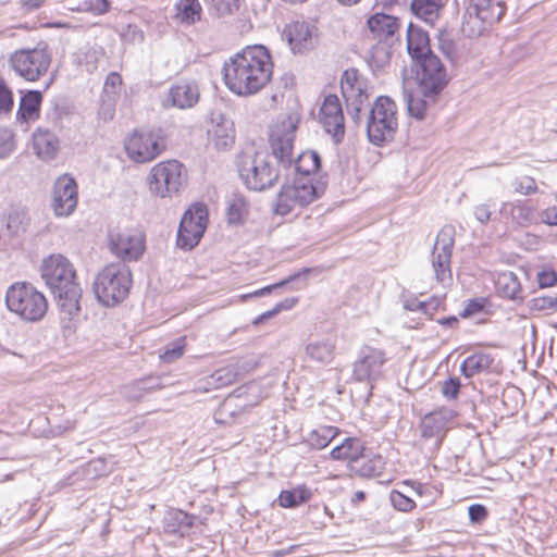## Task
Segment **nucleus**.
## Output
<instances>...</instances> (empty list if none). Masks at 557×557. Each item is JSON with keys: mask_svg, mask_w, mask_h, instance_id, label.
Listing matches in <instances>:
<instances>
[{"mask_svg": "<svg viewBox=\"0 0 557 557\" xmlns=\"http://www.w3.org/2000/svg\"><path fill=\"white\" fill-rule=\"evenodd\" d=\"M341 89L346 100L348 114L355 123H359L363 104L368 100V94L366 92V83L359 76L357 70L349 69L344 72Z\"/></svg>", "mask_w": 557, "mask_h": 557, "instance_id": "nucleus-16", "label": "nucleus"}, {"mask_svg": "<svg viewBox=\"0 0 557 557\" xmlns=\"http://www.w3.org/2000/svg\"><path fill=\"white\" fill-rule=\"evenodd\" d=\"M199 100V88L193 82H180L173 85L168 92L166 103L177 109H190Z\"/></svg>", "mask_w": 557, "mask_h": 557, "instance_id": "nucleus-26", "label": "nucleus"}, {"mask_svg": "<svg viewBox=\"0 0 557 557\" xmlns=\"http://www.w3.org/2000/svg\"><path fill=\"white\" fill-rule=\"evenodd\" d=\"M186 180L187 172L181 162L176 160L160 162L150 171L149 190L160 198L172 197L180 191Z\"/></svg>", "mask_w": 557, "mask_h": 557, "instance_id": "nucleus-9", "label": "nucleus"}, {"mask_svg": "<svg viewBox=\"0 0 557 557\" xmlns=\"http://www.w3.org/2000/svg\"><path fill=\"white\" fill-rule=\"evenodd\" d=\"M322 188L313 185L309 177H299L292 184L283 185L276 196L275 213L286 215L295 210L302 209L314 201Z\"/></svg>", "mask_w": 557, "mask_h": 557, "instance_id": "nucleus-10", "label": "nucleus"}, {"mask_svg": "<svg viewBox=\"0 0 557 557\" xmlns=\"http://www.w3.org/2000/svg\"><path fill=\"white\" fill-rule=\"evenodd\" d=\"M42 95L38 90H29L21 97L17 119L22 122H34L39 117Z\"/></svg>", "mask_w": 557, "mask_h": 557, "instance_id": "nucleus-31", "label": "nucleus"}, {"mask_svg": "<svg viewBox=\"0 0 557 557\" xmlns=\"http://www.w3.org/2000/svg\"><path fill=\"white\" fill-rule=\"evenodd\" d=\"M165 149V141L158 131L135 132L125 141L128 158L137 163L154 160Z\"/></svg>", "mask_w": 557, "mask_h": 557, "instance_id": "nucleus-12", "label": "nucleus"}, {"mask_svg": "<svg viewBox=\"0 0 557 557\" xmlns=\"http://www.w3.org/2000/svg\"><path fill=\"white\" fill-rule=\"evenodd\" d=\"M441 299L437 297H433L426 301H412L411 304L406 305V308L409 310H420L425 314L432 315L441 306Z\"/></svg>", "mask_w": 557, "mask_h": 557, "instance_id": "nucleus-49", "label": "nucleus"}, {"mask_svg": "<svg viewBox=\"0 0 557 557\" xmlns=\"http://www.w3.org/2000/svg\"><path fill=\"white\" fill-rule=\"evenodd\" d=\"M314 30L310 22L293 21L284 26L281 36L294 53H302L313 47Z\"/></svg>", "mask_w": 557, "mask_h": 557, "instance_id": "nucleus-22", "label": "nucleus"}, {"mask_svg": "<svg viewBox=\"0 0 557 557\" xmlns=\"http://www.w3.org/2000/svg\"><path fill=\"white\" fill-rule=\"evenodd\" d=\"M473 213H474L475 219L480 223L485 224L491 219V214H492L491 205L490 203L478 205L474 207Z\"/></svg>", "mask_w": 557, "mask_h": 557, "instance_id": "nucleus-57", "label": "nucleus"}, {"mask_svg": "<svg viewBox=\"0 0 557 557\" xmlns=\"http://www.w3.org/2000/svg\"><path fill=\"white\" fill-rule=\"evenodd\" d=\"M237 165L243 183L255 191L271 188L280 176L271 157L263 152L244 153L239 157Z\"/></svg>", "mask_w": 557, "mask_h": 557, "instance_id": "nucleus-4", "label": "nucleus"}, {"mask_svg": "<svg viewBox=\"0 0 557 557\" xmlns=\"http://www.w3.org/2000/svg\"><path fill=\"white\" fill-rule=\"evenodd\" d=\"M320 166L321 158L315 151H305L295 160V170L302 174V177H308L310 174L315 173Z\"/></svg>", "mask_w": 557, "mask_h": 557, "instance_id": "nucleus-38", "label": "nucleus"}, {"mask_svg": "<svg viewBox=\"0 0 557 557\" xmlns=\"http://www.w3.org/2000/svg\"><path fill=\"white\" fill-rule=\"evenodd\" d=\"M319 120L324 131L338 144L345 135V117L339 99L335 95H329L320 108Z\"/></svg>", "mask_w": 557, "mask_h": 557, "instance_id": "nucleus-20", "label": "nucleus"}, {"mask_svg": "<svg viewBox=\"0 0 557 557\" xmlns=\"http://www.w3.org/2000/svg\"><path fill=\"white\" fill-rule=\"evenodd\" d=\"M8 309L26 321L41 320L47 310L48 301L44 294L28 283H15L5 294Z\"/></svg>", "mask_w": 557, "mask_h": 557, "instance_id": "nucleus-5", "label": "nucleus"}, {"mask_svg": "<svg viewBox=\"0 0 557 557\" xmlns=\"http://www.w3.org/2000/svg\"><path fill=\"white\" fill-rule=\"evenodd\" d=\"M132 286V274L124 262L106 265L96 276L94 292L97 299L107 307L122 302Z\"/></svg>", "mask_w": 557, "mask_h": 557, "instance_id": "nucleus-3", "label": "nucleus"}, {"mask_svg": "<svg viewBox=\"0 0 557 557\" xmlns=\"http://www.w3.org/2000/svg\"><path fill=\"white\" fill-rule=\"evenodd\" d=\"M455 230L453 226H444L437 234L432 251V267L436 280L441 283L451 278L450 259L454 247Z\"/></svg>", "mask_w": 557, "mask_h": 557, "instance_id": "nucleus-17", "label": "nucleus"}, {"mask_svg": "<svg viewBox=\"0 0 557 557\" xmlns=\"http://www.w3.org/2000/svg\"><path fill=\"white\" fill-rule=\"evenodd\" d=\"M41 276L58 298L61 310L69 315L79 312L82 288L76 282V271L71 261L62 255L44 259Z\"/></svg>", "mask_w": 557, "mask_h": 557, "instance_id": "nucleus-2", "label": "nucleus"}, {"mask_svg": "<svg viewBox=\"0 0 557 557\" xmlns=\"http://www.w3.org/2000/svg\"><path fill=\"white\" fill-rule=\"evenodd\" d=\"M311 492L305 487L292 491H282L278 496V504L284 508H294L310 499Z\"/></svg>", "mask_w": 557, "mask_h": 557, "instance_id": "nucleus-40", "label": "nucleus"}, {"mask_svg": "<svg viewBox=\"0 0 557 557\" xmlns=\"http://www.w3.org/2000/svg\"><path fill=\"white\" fill-rule=\"evenodd\" d=\"M386 360L387 358L384 350L371 346L362 347L352 367L355 380L360 382L377 380Z\"/></svg>", "mask_w": 557, "mask_h": 557, "instance_id": "nucleus-19", "label": "nucleus"}, {"mask_svg": "<svg viewBox=\"0 0 557 557\" xmlns=\"http://www.w3.org/2000/svg\"><path fill=\"white\" fill-rule=\"evenodd\" d=\"M441 94L423 90L420 86L405 95L407 110L410 116L417 120H424L435 109Z\"/></svg>", "mask_w": 557, "mask_h": 557, "instance_id": "nucleus-23", "label": "nucleus"}, {"mask_svg": "<svg viewBox=\"0 0 557 557\" xmlns=\"http://www.w3.org/2000/svg\"><path fill=\"white\" fill-rule=\"evenodd\" d=\"M537 190L535 181L531 177H524L516 187V191L523 195H531Z\"/></svg>", "mask_w": 557, "mask_h": 557, "instance_id": "nucleus-58", "label": "nucleus"}, {"mask_svg": "<svg viewBox=\"0 0 557 557\" xmlns=\"http://www.w3.org/2000/svg\"><path fill=\"white\" fill-rule=\"evenodd\" d=\"M185 337L176 338L175 341L169 343L163 352L160 355V358L165 363H171L178 358H181L185 350Z\"/></svg>", "mask_w": 557, "mask_h": 557, "instance_id": "nucleus-44", "label": "nucleus"}, {"mask_svg": "<svg viewBox=\"0 0 557 557\" xmlns=\"http://www.w3.org/2000/svg\"><path fill=\"white\" fill-rule=\"evenodd\" d=\"M469 519L471 522L479 523L487 517V510L483 505L474 504L468 509Z\"/></svg>", "mask_w": 557, "mask_h": 557, "instance_id": "nucleus-55", "label": "nucleus"}, {"mask_svg": "<svg viewBox=\"0 0 557 557\" xmlns=\"http://www.w3.org/2000/svg\"><path fill=\"white\" fill-rule=\"evenodd\" d=\"M103 55L102 49H91L85 54L83 66L88 73H92L98 69L99 59Z\"/></svg>", "mask_w": 557, "mask_h": 557, "instance_id": "nucleus-53", "label": "nucleus"}, {"mask_svg": "<svg viewBox=\"0 0 557 557\" xmlns=\"http://www.w3.org/2000/svg\"><path fill=\"white\" fill-rule=\"evenodd\" d=\"M249 213V203L240 194H233L226 201V215L232 224L243 223Z\"/></svg>", "mask_w": 557, "mask_h": 557, "instance_id": "nucleus-34", "label": "nucleus"}, {"mask_svg": "<svg viewBox=\"0 0 557 557\" xmlns=\"http://www.w3.org/2000/svg\"><path fill=\"white\" fill-rule=\"evenodd\" d=\"M77 184L64 174L57 178L53 186L52 209L57 216H69L77 206Z\"/></svg>", "mask_w": 557, "mask_h": 557, "instance_id": "nucleus-21", "label": "nucleus"}, {"mask_svg": "<svg viewBox=\"0 0 557 557\" xmlns=\"http://www.w3.org/2000/svg\"><path fill=\"white\" fill-rule=\"evenodd\" d=\"M32 148L38 159L48 162L57 158L60 151V139L50 129L37 127L33 133Z\"/></svg>", "mask_w": 557, "mask_h": 557, "instance_id": "nucleus-25", "label": "nucleus"}, {"mask_svg": "<svg viewBox=\"0 0 557 557\" xmlns=\"http://www.w3.org/2000/svg\"><path fill=\"white\" fill-rule=\"evenodd\" d=\"M208 210L203 203L193 205L183 215L177 232V246L193 249L203 236L207 228Z\"/></svg>", "mask_w": 557, "mask_h": 557, "instance_id": "nucleus-13", "label": "nucleus"}, {"mask_svg": "<svg viewBox=\"0 0 557 557\" xmlns=\"http://www.w3.org/2000/svg\"><path fill=\"white\" fill-rule=\"evenodd\" d=\"M450 419L451 411L447 409L430 412L422 418L420 422L422 446H425L431 454L438 450Z\"/></svg>", "mask_w": 557, "mask_h": 557, "instance_id": "nucleus-15", "label": "nucleus"}, {"mask_svg": "<svg viewBox=\"0 0 557 557\" xmlns=\"http://www.w3.org/2000/svg\"><path fill=\"white\" fill-rule=\"evenodd\" d=\"M367 134L374 145L391 140L397 129V106L386 96L379 97L367 114Z\"/></svg>", "mask_w": 557, "mask_h": 557, "instance_id": "nucleus-7", "label": "nucleus"}, {"mask_svg": "<svg viewBox=\"0 0 557 557\" xmlns=\"http://www.w3.org/2000/svg\"><path fill=\"white\" fill-rule=\"evenodd\" d=\"M115 101L116 99L114 97L102 96L100 108L98 111V119L101 120L103 123L113 120L115 114Z\"/></svg>", "mask_w": 557, "mask_h": 557, "instance_id": "nucleus-48", "label": "nucleus"}, {"mask_svg": "<svg viewBox=\"0 0 557 557\" xmlns=\"http://www.w3.org/2000/svg\"><path fill=\"white\" fill-rule=\"evenodd\" d=\"M308 272H309V270L305 269V270H302V272H298V273L292 274L288 277L280 281L278 283L265 286V287H263L261 289L256 290L252 294L246 295L245 297H252V296L260 297V296L268 295L273 289L281 288V287H283V286H285V285H287L289 283H294V282L298 281L301 277L302 274L308 273Z\"/></svg>", "mask_w": 557, "mask_h": 557, "instance_id": "nucleus-47", "label": "nucleus"}, {"mask_svg": "<svg viewBox=\"0 0 557 557\" xmlns=\"http://www.w3.org/2000/svg\"><path fill=\"white\" fill-rule=\"evenodd\" d=\"M413 65L416 67L417 86H420L423 90L442 94L450 79L442 60L433 53Z\"/></svg>", "mask_w": 557, "mask_h": 557, "instance_id": "nucleus-14", "label": "nucleus"}, {"mask_svg": "<svg viewBox=\"0 0 557 557\" xmlns=\"http://www.w3.org/2000/svg\"><path fill=\"white\" fill-rule=\"evenodd\" d=\"M238 369L234 364H228L215 370L208 379L206 391L210 388H221L236 381Z\"/></svg>", "mask_w": 557, "mask_h": 557, "instance_id": "nucleus-37", "label": "nucleus"}, {"mask_svg": "<svg viewBox=\"0 0 557 557\" xmlns=\"http://www.w3.org/2000/svg\"><path fill=\"white\" fill-rule=\"evenodd\" d=\"M111 252L123 261H135L145 251V237L138 231L112 232L109 235Z\"/></svg>", "mask_w": 557, "mask_h": 557, "instance_id": "nucleus-18", "label": "nucleus"}, {"mask_svg": "<svg viewBox=\"0 0 557 557\" xmlns=\"http://www.w3.org/2000/svg\"><path fill=\"white\" fill-rule=\"evenodd\" d=\"M498 285L505 297L512 300L521 298V285L513 273L503 274L498 280Z\"/></svg>", "mask_w": 557, "mask_h": 557, "instance_id": "nucleus-42", "label": "nucleus"}, {"mask_svg": "<svg viewBox=\"0 0 557 557\" xmlns=\"http://www.w3.org/2000/svg\"><path fill=\"white\" fill-rule=\"evenodd\" d=\"M484 306H485L484 298L472 299L468 302V305L463 309L462 317H470L472 314L481 312L483 310Z\"/></svg>", "mask_w": 557, "mask_h": 557, "instance_id": "nucleus-59", "label": "nucleus"}, {"mask_svg": "<svg viewBox=\"0 0 557 557\" xmlns=\"http://www.w3.org/2000/svg\"><path fill=\"white\" fill-rule=\"evenodd\" d=\"M394 42H380L371 49L370 53V60L371 63L374 64L376 67H383L386 65L392 55L391 47Z\"/></svg>", "mask_w": 557, "mask_h": 557, "instance_id": "nucleus-43", "label": "nucleus"}, {"mask_svg": "<svg viewBox=\"0 0 557 557\" xmlns=\"http://www.w3.org/2000/svg\"><path fill=\"white\" fill-rule=\"evenodd\" d=\"M14 149L13 135L5 128L0 129V159L8 157Z\"/></svg>", "mask_w": 557, "mask_h": 557, "instance_id": "nucleus-51", "label": "nucleus"}, {"mask_svg": "<svg viewBox=\"0 0 557 557\" xmlns=\"http://www.w3.org/2000/svg\"><path fill=\"white\" fill-rule=\"evenodd\" d=\"M440 48L442 52L446 55V58L453 60L455 54V48L454 44L449 40H446L444 38L440 39Z\"/></svg>", "mask_w": 557, "mask_h": 557, "instance_id": "nucleus-64", "label": "nucleus"}, {"mask_svg": "<svg viewBox=\"0 0 557 557\" xmlns=\"http://www.w3.org/2000/svg\"><path fill=\"white\" fill-rule=\"evenodd\" d=\"M335 344L330 339H322L309 343L306 346V355L313 361L329 363L332 361Z\"/></svg>", "mask_w": 557, "mask_h": 557, "instance_id": "nucleus-35", "label": "nucleus"}, {"mask_svg": "<svg viewBox=\"0 0 557 557\" xmlns=\"http://www.w3.org/2000/svg\"><path fill=\"white\" fill-rule=\"evenodd\" d=\"M367 25L374 40L380 42H395L398 40L400 24L398 18L393 15L375 13L368 18Z\"/></svg>", "mask_w": 557, "mask_h": 557, "instance_id": "nucleus-24", "label": "nucleus"}, {"mask_svg": "<svg viewBox=\"0 0 557 557\" xmlns=\"http://www.w3.org/2000/svg\"><path fill=\"white\" fill-rule=\"evenodd\" d=\"M216 9L221 15L232 13L234 9H237V0H219Z\"/></svg>", "mask_w": 557, "mask_h": 557, "instance_id": "nucleus-61", "label": "nucleus"}, {"mask_svg": "<svg viewBox=\"0 0 557 557\" xmlns=\"http://www.w3.org/2000/svg\"><path fill=\"white\" fill-rule=\"evenodd\" d=\"M338 434V429L331 425H320L310 431L307 443L314 449L325 448Z\"/></svg>", "mask_w": 557, "mask_h": 557, "instance_id": "nucleus-36", "label": "nucleus"}, {"mask_svg": "<svg viewBox=\"0 0 557 557\" xmlns=\"http://www.w3.org/2000/svg\"><path fill=\"white\" fill-rule=\"evenodd\" d=\"M407 51L412 64L434 52L430 48V38L426 32L414 26L412 23L407 28Z\"/></svg>", "mask_w": 557, "mask_h": 557, "instance_id": "nucleus-27", "label": "nucleus"}, {"mask_svg": "<svg viewBox=\"0 0 557 557\" xmlns=\"http://www.w3.org/2000/svg\"><path fill=\"white\" fill-rule=\"evenodd\" d=\"M505 12V0H468L462 15L461 30L468 37L481 36L497 23Z\"/></svg>", "mask_w": 557, "mask_h": 557, "instance_id": "nucleus-6", "label": "nucleus"}, {"mask_svg": "<svg viewBox=\"0 0 557 557\" xmlns=\"http://www.w3.org/2000/svg\"><path fill=\"white\" fill-rule=\"evenodd\" d=\"M195 516L180 509H171L163 519L164 532L185 535L194 525Z\"/></svg>", "mask_w": 557, "mask_h": 557, "instance_id": "nucleus-29", "label": "nucleus"}, {"mask_svg": "<svg viewBox=\"0 0 557 557\" xmlns=\"http://www.w3.org/2000/svg\"><path fill=\"white\" fill-rule=\"evenodd\" d=\"M537 281L541 287H550L557 282V275L553 271H542L537 275Z\"/></svg>", "mask_w": 557, "mask_h": 557, "instance_id": "nucleus-60", "label": "nucleus"}, {"mask_svg": "<svg viewBox=\"0 0 557 557\" xmlns=\"http://www.w3.org/2000/svg\"><path fill=\"white\" fill-rule=\"evenodd\" d=\"M160 377H146L137 381L134 386L141 392H152L163 388V384L160 382Z\"/></svg>", "mask_w": 557, "mask_h": 557, "instance_id": "nucleus-54", "label": "nucleus"}, {"mask_svg": "<svg viewBox=\"0 0 557 557\" xmlns=\"http://www.w3.org/2000/svg\"><path fill=\"white\" fill-rule=\"evenodd\" d=\"M51 59L46 48L22 49L10 57V65L21 77L35 82L45 75Z\"/></svg>", "mask_w": 557, "mask_h": 557, "instance_id": "nucleus-11", "label": "nucleus"}, {"mask_svg": "<svg viewBox=\"0 0 557 557\" xmlns=\"http://www.w3.org/2000/svg\"><path fill=\"white\" fill-rule=\"evenodd\" d=\"M389 500L396 510L409 512L416 507V503L405 492L393 490L389 493Z\"/></svg>", "mask_w": 557, "mask_h": 557, "instance_id": "nucleus-45", "label": "nucleus"}, {"mask_svg": "<svg viewBox=\"0 0 557 557\" xmlns=\"http://www.w3.org/2000/svg\"><path fill=\"white\" fill-rule=\"evenodd\" d=\"M448 0H411V11L425 23L434 24Z\"/></svg>", "mask_w": 557, "mask_h": 557, "instance_id": "nucleus-32", "label": "nucleus"}, {"mask_svg": "<svg viewBox=\"0 0 557 557\" xmlns=\"http://www.w3.org/2000/svg\"><path fill=\"white\" fill-rule=\"evenodd\" d=\"M542 221L548 225H557V208H547L542 213Z\"/></svg>", "mask_w": 557, "mask_h": 557, "instance_id": "nucleus-62", "label": "nucleus"}, {"mask_svg": "<svg viewBox=\"0 0 557 557\" xmlns=\"http://www.w3.org/2000/svg\"><path fill=\"white\" fill-rule=\"evenodd\" d=\"M90 8L94 12L102 14L108 12L110 2L109 0H90Z\"/></svg>", "mask_w": 557, "mask_h": 557, "instance_id": "nucleus-63", "label": "nucleus"}, {"mask_svg": "<svg viewBox=\"0 0 557 557\" xmlns=\"http://www.w3.org/2000/svg\"><path fill=\"white\" fill-rule=\"evenodd\" d=\"M364 447L360 440L355 437L346 438L341 445L335 446L330 456L334 460H346L354 462L363 456Z\"/></svg>", "mask_w": 557, "mask_h": 557, "instance_id": "nucleus-33", "label": "nucleus"}, {"mask_svg": "<svg viewBox=\"0 0 557 557\" xmlns=\"http://www.w3.org/2000/svg\"><path fill=\"white\" fill-rule=\"evenodd\" d=\"M29 223L26 209L21 207L11 208L8 213L7 226L13 234L24 232Z\"/></svg>", "mask_w": 557, "mask_h": 557, "instance_id": "nucleus-41", "label": "nucleus"}, {"mask_svg": "<svg viewBox=\"0 0 557 557\" xmlns=\"http://www.w3.org/2000/svg\"><path fill=\"white\" fill-rule=\"evenodd\" d=\"M13 108V96L5 83L0 79V114L9 113Z\"/></svg>", "mask_w": 557, "mask_h": 557, "instance_id": "nucleus-52", "label": "nucleus"}, {"mask_svg": "<svg viewBox=\"0 0 557 557\" xmlns=\"http://www.w3.org/2000/svg\"><path fill=\"white\" fill-rule=\"evenodd\" d=\"M460 388V382L458 379H449L444 382L442 393L447 398H456Z\"/></svg>", "mask_w": 557, "mask_h": 557, "instance_id": "nucleus-56", "label": "nucleus"}, {"mask_svg": "<svg viewBox=\"0 0 557 557\" xmlns=\"http://www.w3.org/2000/svg\"><path fill=\"white\" fill-rule=\"evenodd\" d=\"M223 74L224 83L232 92L252 96L270 83L272 58L264 46H248L224 63Z\"/></svg>", "mask_w": 557, "mask_h": 557, "instance_id": "nucleus-1", "label": "nucleus"}, {"mask_svg": "<svg viewBox=\"0 0 557 557\" xmlns=\"http://www.w3.org/2000/svg\"><path fill=\"white\" fill-rule=\"evenodd\" d=\"M176 10L182 23L190 25L200 20L201 5L198 0H181Z\"/></svg>", "mask_w": 557, "mask_h": 557, "instance_id": "nucleus-39", "label": "nucleus"}, {"mask_svg": "<svg viewBox=\"0 0 557 557\" xmlns=\"http://www.w3.org/2000/svg\"><path fill=\"white\" fill-rule=\"evenodd\" d=\"M494 363L492 354L475 351L468 356L460 366V372L466 377H472L476 374L488 372Z\"/></svg>", "mask_w": 557, "mask_h": 557, "instance_id": "nucleus-30", "label": "nucleus"}, {"mask_svg": "<svg viewBox=\"0 0 557 557\" xmlns=\"http://www.w3.org/2000/svg\"><path fill=\"white\" fill-rule=\"evenodd\" d=\"M300 116L296 112L280 115L270 131V147L273 156L284 166L293 162L294 140Z\"/></svg>", "mask_w": 557, "mask_h": 557, "instance_id": "nucleus-8", "label": "nucleus"}, {"mask_svg": "<svg viewBox=\"0 0 557 557\" xmlns=\"http://www.w3.org/2000/svg\"><path fill=\"white\" fill-rule=\"evenodd\" d=\"M208 134L210 143L219 150L231 148L235 141L233 122L224 116L213 121V125L208 131Z\"/></svg>", "mask_w": 557, "mask_h": 557, "instance_id": "nucleus-28", "label": "nucleus"}, {"mask_svg": "<svg viewBox=\"0 0 557 557\" xmlns=\"http://www.w3.org/2000/svg\"><path fill=\"white\" fill-rule=\"evenodd\" d=\"M122 85V76L116 72H111L104 82L103 96L114 97L116 99L117 88Z\"/></svg>", "mask_w": 557, "mask_h": 557, "instance_id": "nucleus-50", "label": "nucleus"}, {"mask_svg": "<svg viewBox=\"0 0 557 557\" xmlns=\"http://www.w3.org/2000/svg\"><path fill=\"white\" fill-rule=\"evenodd\" d=\"M530 308L536 311L549 310L557 312V295L535 297L530 300Z\"/></svg>", "mask_w": 557, "mask_h": 557, "instance_id": "nucleus-46", "label": "nucleus"}]
</instances>
